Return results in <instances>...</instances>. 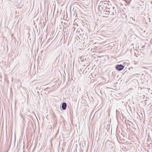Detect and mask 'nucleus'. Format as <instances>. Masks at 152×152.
<instances>
[{
	"label": "nucleus",
	"mask_w": 152,
	"mask_h": 152,
	"mask_svg": "<svg viewBox=\"0 0 152 152\" xmlns=\"http://www.w3.org/2000/svg\"><path fill=\"white\" fill-rule=\"evenodd\" d=\"M124 68V66L122 64H118L115 66L116 69L119 71L123 70Z\"/></svg>",
	"instance_id": "1"
},
{
	"label": "nucleus",
	"mask_w": 152,
	"mask_h": 152,
	"mask_svg": "<svg viewBox=\"0 0 152 152\" xmlns=\"http://www.w3.org/2000/svg\"><path fill=\"white\" fill-rule=\"evenodd\" d=\"M66 103L65 102H63L62 103L61 105V108L62 110H66Z\"/></svg>",
	"instance_id": "2"
},
{
	"label": "nucleus",
	"mask_w": 152,
	"mask_h": 152,
	"mask_svg": "<svg viewBox=\"0 0 152 152\" xmlns=\"http://www.w3.org/2000/svg\"><path fill=\"white\" fill-rule=\"evenodd\" d=\"M104 12H110V8L107 9V10H105Z\"/></svg>",
	"instance_id": "3"
},
{
	"label": "nucleus",
	"mask_w": 152,
	"mask_h": 152,
	"mask_svg": "<svg viewBox=\"0 0 152 152\" xmlns=\"http://www.w3.org/2000/svg\"><path fill=\"white\" fill-rule=\"evenodd\" d=\"M105 15H109L110 14V12H104Z\"/></svg>",
	"instance_id": "4"
},
{
	"label": "nucleus",
	"mask_w": 152,
	"mask_h": 152,
	"mask_svg": "<svg viewBox=\"0 0 152 152\" xmlns=\"http://www.w3.org/2000/svg\"><path fill=\"white\" fill-rule=\"evenodd\" d=\"M105 17H108L107 16H106V15H105Z\"/></svg>",
	"instance_id": "5"
},
{
	"label": "nucleus",
	"mask_w": 152,
	"mask_h": 152,
	"mask_svg": "<svg viewBox=\"0 0 152 152\" xmlns=\"http://www.w3.org/2000/svg\"><path fill=\"white\" fill-rule=\"evenodd\" d=\"M113 9H114V7H113Z\"/></svg>",
	"instance_id": "6"
}]
</instances>
